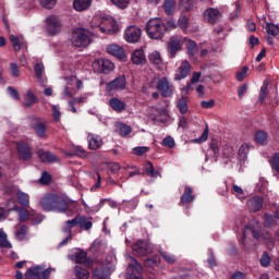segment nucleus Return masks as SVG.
<instances>
[{"mask_svg":"<svg viewBox=\"0 0 279 279\" xmlns=\"http://www.w3.org/2000/svg\"><path fill=\"white\" fill-rule=\"evenodd\" d=\"M254 239L256 241H264V243H270V245H274V238L271 236V233L269 232H260V229H258L254 225H246L243 232L242 238V244L244 247H254L256 245V242H254Z\"/></svg>","mask_w":279,"mask_h":279,"instance_id":"nucleus-1","label":"nucleus"},{"mask_svg":"<svg viewBox=\"0 0 279 279\" xmlns=\"http://www.w3.org/2000/svg\"><path fill=\"white\" fill-rule=\"evenodd\" d=\"M146 33L153 40H162L167 34V25L160 17L150 19L146 24Z\"/></svg>","mask_w":279,"mask_h":279,"instance_id":"nucleus-2","label":"nucleus"},{"mask_svg":"<svg viewBox=\"0 0 279 279\" xmlns=\"http://www.w3.org/2000/svg\"><path fill=\"white\" fill-rule=\"evenodd\" d=\"M41 208L47 211L66 213L69 206L65 201L58 197V195H46L40 202Z\"/></svg>","mask_w":279,"mask_h":279,"instance_id":"nucleus-3","label":"nucleus"},{"mask_svg":"<svg viewBox=\"0 0 279 279\" xmlns=\"http://www.w3.org/2000/svg\"><path fill=\"white\" fill-rule=\"evenodd\" d=\"M71 43L74 47H88L93 43V33L86 28H76L72 32Z\"/></svg>","mask_w":279,"mask_h":279,"instance_id":"nucleus-4","label":"nucleus"},{"mask_svg":"<svg viewBox=\"0 0 279 279\" xmlns=\"http://www.w3.org/2000/svg\"><path fill=\"white\" fill-rule=\"evenodd\" d=\"M132 250L135 256H147L149 254H154V244L138 240L133 244Z\"/></svg>","mask_w":279,"mask_h":279,"instance_id":"nucleus-5","label":"nucleus"},{"mask_svg":"<svg viewBox=\"0 0 279 279\" xmlns=\"http://www.w3.org/2000/svg\"><path fill=\"white\" fill-rule=\"evenodd\" d=\"M156 89L159 90V93H160V95H162V97H173L174 87L169 82V78H167L165 76L161 78H158L157 84H156Z\"/></svg>","mask_w":279,"mask_h":279,"instance_id":"nucleus-6","label":"nucleus"},{"mask_svg":"<svg viewBox=\"0 0 279 279\" xmlns=\"http://www.w3.org/2000/svg\"><path fill=\"white\" fill-rule=\"evenodd\" d=\"M28 119L33 123L31 128L34 130L38 138H47V126L44 124V122H41L40 119L36 118L35 116H29Z\"/></svg>","mask_w":279,"mask_h":279,"instance_id":"nucleus-7","label":"nucleus"},{"mask_svg":"<svg viewBox=\"0 0 279 279\" xmlns=\"http://www.w3.org/2000/svg\"><path fill=\"white\" fill-rule=\"evenodd\" d=\"M100 32L102 34H117L119 32V25L112 17L102 19V22H100Z\"/></svg>","mask_w":279,"mask_h":279,"instance_id":"nucleus-8","label":"nucleus"},{"mask_svg":"<svg viewBox=\"0 0 279 279\" xmlns=\"http://www.w3.org/2000/svg\"><path fill=\"white\" fill-rule=\"evenodd\" d=\"M265 205V198L263 196H252L246 201V208L248 213H258Z\"/></svg>","mask_w":279,"mask_h":279,"instance_id":"nucleus-9","label":"nucleus"},{"mask_svg":"<svg viewBox=\"0 0 279 279\" xmlns=\"http://www.w3.org/2000/svg\"><path fill=\"white\" fill-rule=\"evenodd\" d=\"M142 34L143 32L138 28V26H129L125 29L124 39L126 40V43L135 44L141 40Z\"/></svg>","mask_w":279,"mask_h":279,"instance_id":"nucleus-10","label":"nucleus"},{"mask_svg":"<svg viewBox=\"0 0 279 279\" xmlns=\"http://www.w3.org/2000/svg\"><path fill=\"white\" fill-rule=\"evenodd\" d=\"M131 263L128 266L129 277L128 279H143L142 276H137L136 274H141L143 271V266L138 264V260L134 257H130Z\"/></svg>","mask_w":279,"mask_h":279,"instance_id":"nucleus-11","label":"nucleus"},{"mask_svg":"<svg viewBox=\"0 0 279 279\" xmlns=\"http://www.w3.org/2000/svg\"><path fill=\"white\" fill-rule=\"evenodd\" d=\"M112 271H114V266L100 264L98 268L95 269L93 277L95 279H110V274H112Z\"/></svg>","mask_w":279,"mask_h":279,"instance_id":"nucleus-12","label":"nucleus"},{"mask_svg":"<svg viewBox=\"0 0 279 279\" xmlns=\"http://www.w3.org/2000/svg\"><path fill=\"white\" fill-rule=\"evenodd\" d=\"M61 27L60 20L57 16L50 15L47 17L46 29L50 36H56Z\"/></svg>","mask_w":279,"mask_h":279,"instance_id":"nucleus-13","label":"nucleus"},{"mask_svg":"<svg viewBox=\"0 0 279 279\" xmlns=\"http://www.w3.org/2000/svg\"><path fill=\"white\" fill-rule=\"evenodd\" d=\"M182 50V41L178 37L170 38L168 43V53L171 59L175 58L178 51Z\"/></svg>","mask_w":279,"mask_h":279,"instance_id":"nucleus-14","label":"nucleus"},{"mask_svg":"<svg viewBox=\"0 0 279 279\" xmlns=\"http://www.w3.org/2000/svg\"><path fill=\"white\" fill-rule=\"evenodd\" d=\"M106 49L109 56H113V58H118V60H125V50L123 47L117 44H110Z\"/></svg>","mask_w":279,"mask_h":279,"instance_id":"nucleus-15","label":"nucleus"},{"mask_svg":"<svg viewBox=\"0 0 279 279\" xmlns=\"http://www.w3.org/2000/svg\"><path fill=\"white\" fill-rule=\"evenodd\" d=\"M17 153L22 160H32V156H34L32 147L23 142L17 144Z\"/></svg>","mask_w":279,"mask_h":279,"instance_id":"nucleus-16","label":"nucleus"},{"mask_svg":"<svg viewBox=\"0 0 279 279\" xmlns=\"http://www.w3.org/2000/svg\"><path fill=\"white\" fill-rule=\"evenodd\" d=\"M125 76H119L116 80L107 83V90L108 93L112 92V90H123V88H125Z\"/></svg>","mask_w":279,"mask_h":279,"instance_id":"nucleus-17","label":"nucleus"},{"mask_svg":"<svg viewBox=\"0 0 279 279\" xmlns=\"http://www.w3.org/2000/svg\"><path fill=\"white\" fill-rule=\"evenodd\" d=\"M131 62L138 66H144L147 64V58L145 57V51L143 49H136L132 52Z\"/></svg>","mask_w":279,"mask_h":279,"instance_id":"nucleus-18","label":"nucleus"},{"mask_svg":"<svg viewBox=\"0 0 279 279\" xmlns=\"http://www.w3.org/2000/svg\"><path fill=\"white\" fill-rule=\"evenodd\" d=\"M204 19L207 23H217L221 19V13L215 8H208L204 12Z\"/></svg>","mask_w":279,"mask_h":279,"instance_id":"nucleus-19","label":"nucleus"},{"mask_svg":"<svg viewBox=\"0 0 279 279\" xmlns=\"http://www.w3.org/2000/svg\"><path fill=\"white\" fill-rule=\"evenodd\" d=\"M189 73H191V63L185 60L181 63V66L178 68L174 80H184L189 77Z\"/></svg>","mask_w":279,"mask_h":279,"instance_id":"nucleus-20","label":"nucleus"},{"mask_svg":"<svg viewBox=\"0 0 279 279\" xmlns=\"http://www.w3.org/2000/svg\"><path fill=\"white\" fill-rule=\"evenodd\" d=\"M109 106L114 112L118 113L125 112V110L128 109V105H125V101L117 97L110 98Z\"/></svg>","mask_w":279,"mask_h":279,"instance_id":"nucleus-21","label":"nucleus"},{"mask_svg":"<svg viewBox=\"0 0 279 279\" xmlns=\"http://www.w3.org/2000/svg\"><path fill=\"white\" fill-rule=\"evenodd\" d=\"M61 234H64V239L59 243V247H63V245H68L69 241L73 239V229L66 221L64 222L62 229H61Z\"/></svg>","mask_w":279,"mask_h":279,"instance_id":"nucleus-22","label":"nucleus"},{"mask_svg":"<svg viewBox=\"0 0 279 279\" xmlns=\"http://www.w3.org/2000/svg\"><path fill=\"white\" fill-rule=\"evenodd\" d=\"M88 147L89 149L97 150L101 145H104V141L101 136L89 133L87 136Z\"/></svg>","mask_w":279,"mask_h":279,"instance_id":"nucleus-23","label":"nucleus"},{"mask_svg":"<svg viewBox=\"0 0 279 279\" xmlns=\"http://www.w3.org/2000/svg\"><path fill=\"white\" fill-rule=\"evenodd\" d=\"M37 156H38L39 160H41L46 165H49V162H56V160H58L56 155L51 154L50 151L44 150V149L37 150Z\"/></svg>","mask_w":279,"mask_h":279,"instance_id":"nucleus-24","label":"nucleus"},{"mask_svg":"<svg viewBox=\"0 0 279 279\" xmlns=\"http://www.w3.org/2000/svg\"><path fill=\"white\" fill-rule=\"evenodd\" d=\"M195 196L193 195V187L184 185V192L181 195V204H193Z\"/></svg>","mask_w":279,"mask_h":279,"instance_id":"nucleus-25","label":"nucleus"},{"mask_svg":"<svg viewBox=\"0 0 279 279\" xmlns=\"http://www.w3.org/2000/svg\"><path fill=\"white\" fill-rule=\"evenodd\" d=\"M93 5V0H74L73 9L76 12H86Z\"/></svg>","mask_w":279,"mask_h":279,"instance_id":"nucleus-26","label":"nucleus"},{"mask_svg":"<svg viewBox=\"0 0 279 279\" xmlns=\"http://www.w3.org/2000/svg\"><path fill=\"white\" fill-rule=\"evenodd\" d=\"M41 266H35L33 268H28L26 272L24 274V279H43L41 278Z\"/></svg>","mask_w":279,"mask_h":279,"instance_id":"nucleus-27","label":"nucleus"},{"mask_svg":"<svg viewBox=\"0 0 279 279\" xmlns=\"http://www.w3.org/2000/svg\"><path fill=\"white\" fill-rule=\"evenodd\" d=\"M10 41L12 43L14 51H21V49L25 47V38L23 37V35H10Z\"/></svg>","mask_w":279,"mask_h":279,"instance_id":"nucleus-28","label":"nucleus"},{"mask_svg":"<svg viewBox=\"0 0 279 279\" xmlns=\"http://www.w3.org/2000/svg\"><path fill=\"white\" fill-rule=\"evenodd\" d=\"M116 133L119 134V136H122L123 138H125V136H130V134H132V126L121 122L117 123Z\"/></svg>","mask_w":279,"mask_h":279,"instance_id":"nucleus-29","label":"nucleus"},{"mask_svg":"<svg viewBox=\"0 0 279 279\" xmlns=\"http://www.w3.org/2000/svg\"><path fill=\"white\" fill-rule=\"evenodd\" d=\"M99 65L101 73L105 75H108V73L114 71V63L108 59L100 60Z\"/></svg>","mask_w":279,"mask_h":279,"instance_id":"nucleus-30","label":"nucleus"},{"mask_svg":"<svg viewBox=\"0 0 279 279\" xmlns=\"http://www.w3.org/2000/svg\"><path fill=\"white\" fill-rule=\"evenodd\" d=\"M185 47L187 49V54L191 58H194V56H197V53H199V48L197 47V44L191 39H186Z\"/></svg>","mask_w":279,"mask_h":279,"instance_id":"nucleus-31","label":"nucleus"},{"mask_svg":"<svg viewBox=\"0 0 279 279\" xmlns=\"http://www.w3.org/2000/svg\"><path fill=\"white\" fill-rule=\"evenodd\" d=\"M24 99L26 101V102H24L25 108H31V106H34V104H36L38 101V98H36V95H34V92H32L31 89H28L24 94Z\"/></svg>","mask_w":279,"mask_h":279,"instance_id":"nucleus-32","label":"nucleus"},{"mask_svg":"<svg viewBox=\"0 0 279 279\" xmlns=\"http://www.w3.org/2000/svg\"><path fill=\"white\" fill-rule=\"evenodd\" d=\"M148 60L150 64H155V66H160V64H162V56H160L158 50H155L151 53H149Z\"/></svg>","mask_w":279,"mask_h":279,"instance_id":"nucleus-33","label":"nucleus"},{"mask_svg":"<svg viewBox=\"0 0 279 279\" xmlns=\"http://www.w3.org/2000/svg\"><path fill=\"white\" fill-rule=\"evenodd\" d=\"M159 254L168 265H175V263H178V257L169 252L159 251Z\"/></svg>","mask_w":279,"mask_h":279,"instance_id":"nucleus-34","label":"nucleus"},{"mask_svg":"<svg viewBox=\"0 0 279 279\" xmlns=\"http://www.w3.org/2000/svg\"><path fill=\"white\" fill-rule=\"evenodd\" d=\"M16 197H17L21 206H24V208H27L29 206V194L24 193L22 191H17Z\"/></svg>","mask_w":279,"mask_h":279,"instance_id":"nucleus-35","label":"nucleus"},{"mask_svg":"<svg viewBox=\"0 0 279 279\" xmlns=\"http://www.w3.org/2000/svg\"><path fill=\"white\" fill-rule=\"evenodd\" d=\"M74 274L76 276V279H88L90 276V272L86 268H82L80 266H76L74 269Z\"/></svg>","mask_w":279,"mask_h":279,"instance_id":"nucleus-36","label":"nucleus"},{"mask_svg":"<svg viewBox=\"0 0 279 279\" xmlns=\"http://www.w3.org/2000/svg\"><path fill=\"white\" fill-rule=\"evenodd\" d=\"M74 260L78 265H86V263L88 260L86 252H84V251H76L75 252Z\"/></svg>","mask_w":279,"mask_h":279,"instance_id":"nucleus-37","label":"nucleus"},{"mask_svg":"<svg viewBox=\"0 0 279 279\" xmlns=\"http://www.w3.org/2000/svg\"><path fill=\"white\" fill-rule=\"evenodd\" d=\"M145 171H146L147 175H149L150 178H158V175H160V172H158V170L154 169V163H151L150 161L146 162Z\"/></svg>","mask_w":279,"mask_h":279,"instance_id":"nucleus-38","label":"nucleus"},{"mask_svg":"<svg viewBox=\"0 0 279 279\" xmlns=\"http://www.w3.org/2000/svg\"><path fill=\"white\" fill-rule=\"evenodd\" d=\"M177 106H178L181 114H186V112H189V105H187L186 96H182L181 99H179Z\"/></svg>","mask_w":279,"mask_h":279,"instance_id":"nucleus-39","label":"nucleus"},{"mask_svg":"<svg viewBox=\"0 0 279 279\" xmlns=\"http://www.w3.org/2000/svg\"><path fill=\"white\" fill-rule=\"evenodd\" d=\"M0 247H5L7 250H12V244L8 241V234L0 230Z\"/></svg>","mask_w":279,"mask_h":279,"instance_id":"nucleus-40","label":"nucleus"},{"mask_svg":"<svg viewBox=\"0 0 279 279\" xmlns=\"http://www.w3.org/2000/svg\"><path fill=\"white\" fill-rule=\"evenodd\" d=\"M27 236V226L22 225L20 228L16 229L15 231V239L17 241H23Z\"/></svg>","mask_w":279,"mask_h":279,"instance_id":"nucleus-41","label":"nucleus"},{"mask_svg":"<svg viewBox=\"0 0 279 279\" xmlns=\"http://www.w3.org/2000/svg\"><path fill=\"white\" fill-rule=\"evenodd\" d=\"M80 228H82L83 230H86V231L90 230L93 228V220L90 218L81 216Z\"/></svg>","mask_w":279,"mask_h":279,"instance_id":"nucleus-42","label":"nucleus"},{"mask_svg":"<svg viewBox=\"0 0 279 279\" xmlns=\"http://www.w3.org/2000/svg\"><path fill=\"white\" fill-rule=\"evenodd\" d=\"M34 72H35V77L37 80H43V75H45V65L41 62L36 63L34 68Z\"/></svg>","mask_w":279,"mask_h":279,"instance_id":"nucleus-43","label":"nucleus"},{"mask_svg":"<svg viewBox=\"0 0 279 279\" xmlns=\"http://www.w3.org/2000/svg\"><path fill=\"white\" fill-rule=\"evenodd\" d=\"M220 145L221 142H219V140H211L209 143V148L215 154L216 158H219Z\"/></svg>","mask_w":279,"mask_h":279,"instance_id":"nucleus-44","label":"nucleus"},{"mask_svg":"<svg viewBox=\"0 0 279 279\" xmlns=\"http://www.w3.org/2000/svg\"><path fill=\"white\" fill-rule=\"evenodd\" d=\"M232 193L235 195V197H239V199H241V202H243V199H245V191H243V189L236 184L232 185Z\"/></svg>","mask_w":279,"mask_h":279,"instance_id":"nucleus-45","label":"nucleus"},{"mask_svg":"<svg viewBox=\"0 0 279 279\" xmlns=\"http://www.w3.org/2000/svg\"><path fill=\"white\" fill-rule=\"evenodd\" d=\"M269 162H270L271 169H274V171H277V173H279V153H275L271 159L269 160Z\"/></svg>","mask_w":279,"mask_h":279,"instance_id":"nucleus-46","label":"nucleus"},{"mask_svg":"<svg viewBox=\"0 0 279 279\" xmlns=\"http://www.w3.org/2000/svg\"><path fill=\"white\" fill-rule=\"evenodd\" d=\"M255 141L258 143V145H265L267 143V133L264 131H259L255 134Z\"/></svg>","mask_w":279,"mask_h":279,"instance_id":"nucleus-47","label":"nucleus"},{"mask_svg":"<svg viewBox=\"0 0 279 279\" xmlns=\"http://www.w3.org/2000/svg\"><path fill=\"white\" fill-rule=\"evenodd\" d=\"M264 226L266 228H271V226H276V218L271 216V214L264 215Z\"/></svg>","mask_w":279,"mask_h":279,"instance_id":"nucleus-48","label":"nucleus"},{"mask_svg":"<svg viewBox=\"0 0 279 279\" xmlns=\"http://www.w3.org/2000/svg\"><path fill=\"white\" fill-rule=\"evenodd\" d=\"M160 263V256L155 255L153 258H146L144 260V266L145 267H156Z\"/></svg>","mask_w":279,"mask_h":279,"instance_id":"nucleus-49","label":"nucleus"},{"mask_svg":"<svg viewBox=\"0 0 279 279\" xmlns=\"http://www.w3.org/2000/svg\"><path fill=\"white\" fill-rule=\"evenodd\" d=\"M259 263H260L262 267H269V265H271V257L269 256V253L264 252L262 254Z\"/></svg>","mask_w":279,"mask_h":279,"instance_id":"nucleus-50","label":"nucleus"},{"mask_svg":"<svg viewBox=\"0 0 279 279\" xmlns=\"http://www.w3.org/2000/svg\"><path fill=\"white\" fill-rule=\"evenodd\" d=\"M175 8V1L173 0H166L163 3V10L167 14H173V10Z\"/></svg>","mask_w":279,"mask_h":279,"instance_id":"nucleus-51","label":"nucleus"},{"mask_svg":"<svg viewBox=\"0 0 279 279\" xmlns=\"http://www.w3.org/2000/svg\"><path fill=\"white\" fill-rule=\"evenodd\" d=\"M39 3L41 8H45L46 10H51L56 7L58 0H39Z\"/></svg>","mask_w":279,"mask_h":279,"instance_id":"nucleus-52","label":"nucleus"},{"mask_svg":"<svg viewBox=\"0 0 279 279\" xmlns=\"http://www.w3.org/2000/svg\"><path fill=\"white\" fill-rule=\"evenodd\" d=\"M113 5L120 8V10H125L130 5V0H110Z\"/></svg>","mask_w":279,"mask_h":279,"instance_id":"nucleus-53","label":"nucleus"},{"mask_svg":"<svg viewBox=\"0 0 279 279\" xmlns=\"http://www.w3.org/2000/svg\"><path fill=\"white\" fill-rule=\"evenodd\" d=\"M269 86V83L267 81H264L263 86L260 87L259 93V101L263 104L267 97V87Z\"/></svg>","mask_w":279,"mask_h":279,"instance_id":"nucleus-54","label":"nucleus"},{"mask_svg":"<svg viewBox=\"0 0 279 279\" xmlns=\"http://www.w3.org/2000/svg\"><path fill=\"white\" fill-rule=\"evenodd\" d=\"M147 151H149V147L147 146H137L133 148L134 156H144Z\"/></svg>","mask_w":279,"mask_h":279,"instance_id":"nucleus-55","label":"nucleus"},{"mask_svg":"<svg viewBox=\"0 0 279 279\" xmlns=\"http://www.w3.org/2000/svg\"><path fill=\"white\" fill-rule=\"evenodd\" d=\"M206 141H208V125H206L203 134L198 138L193 140V143L202 144L206 143Z\"/></svg>","mask_w":279,"mask_h":279,"instance_id":"nucleus-56","label":"nucleus"},{"mask_svg":"<svg viewBox=\"0 0 279 279\" xmlns=\"http://www.w3.org/2000/svg\"><path fill=\"white\" fill-rule=\"evenodd\" d=\"M101 23H102V19L99 17V16H94L92 19V22H90V26L94 28V29H99V32H101Z\"/></svg>","mask_w":279,"mask_h":279,"instance_id":"nucleus-57","label":"nucleus"},{"mask_svg":"<svg viewBox=\"0 0 279 279\" xmlns=\"http://www.w3.org/2000/svg\"><path fill=\"white\" fill-rule=\"evenodd\" d=\"M10 73H11L12 77H21V70L19 69L17 63L10 64Z\"/></svg>","mask_w":279,"mask_h":279,"instance_id":"nucleus-58","label":"nucleus"},{"mask_svg":"<svg viewBox=\"0 0 279 279\" xmlns=\"http://www.w3.org/2000/svg\"><path fill=\"white\" fill-rule=\"evenodd\" d=\"M247 154H250V144H242L239 148V156L245 159L247 158Z\"/></svg>","mask_w":279,"mask_h":279,"instance_id":"nucleus-59","label":"nucleus"},{"mask_svg":"<svg viewBox=\"0 0 279 279\" xmlns=\"http://www.w3.org/2000/svg\"><path fill=\"white\" fill-rule=\"evenodd\" d=\"M163 147H169V149H173L175 147V140L171 136H167L162 140Z\"/></svg>","mask_w":279,"mask_h":279,"instance_id":"nucleus-60","label":"nucleus"},{"mask_svg":"<svg viewBox=\"0 0 279 279\" xmlns=\"http://www.w3.org/2000/svg\"><path fill=\"white\" fill-rule=\"evenodd\" d=\"M74 154L80 158H86L88 156V151H86V149H84L82 146H75Z\"/></svg>","mask_w":279,"mask_h":279,"instance_id":"nucleus-61","label":"nucleus"},{"mask_svg":"<svg viewBox=\"0 0 279 279\" xmlns=\"http://www.w3.org/2000/svg\"><path fill=\"white\" fill-rule=\"evenodd\" d=\"M65 222L73 229L75 226H80L82 223V215H77L72 220H66Z\"/></svg>","mask_w":279,"mask_h":279,"instance_id":"nucleus-62","label":"nucleus"},{"mask_svg":"<svg viewBox=\"0 0 279 279\" xmlns=\"http://www.w3.org/2000/svg\"><path fill=\"white\" fill-rule=\"evenodd\" d=\"M247 71H250V68L243 66V68L241 69V71H239V72L236 73V80H238V82H243V80H245V77H246V75H247Z\"/></svg>","mask_w":279,"mask_h":279,"instance_id":"nucleus-63","label":"nucleus"},{"mask_svg":"<svg viewBox=\"0 0 279 279\" xmlns=\"http://www.w3.org/2000/svg\"><path fill=\"white\" fill-rule=\"evenodd\" d=\"M19 219L20 221H27L29 219V211L25 208L19 209Z\"/></svg>","mask_w":279,"mask_h":279,"instance_id":"nucleus-64","label":"nucleus"}]
</instances>
